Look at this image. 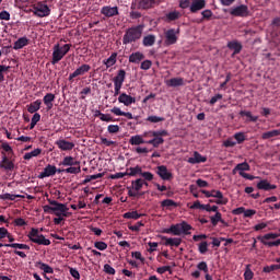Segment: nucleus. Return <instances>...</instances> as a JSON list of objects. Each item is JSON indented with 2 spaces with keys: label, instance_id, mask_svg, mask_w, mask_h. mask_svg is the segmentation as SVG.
<instances>
[{
  "label": "nucleus",
  "instance_id": "obj_1",
  "mask_svg": "<svg viewBox=\"0 0 280 280\" xmlns=\"http://www.w3.org/2000/svg\"><path fill=\"white\" fill-rule=\"evenodd\" d=\"M141 34H143L142 25H137V26L127 28L121 39L124 46L137 43L139 39H141Z\"/></svg>",
  "mask_w": 280,
  "mask_h": 280
},
{
  "label": "nucleus",
  "instance_id": "obj_2",
  "mask_svg": "<svg viewBox=\"0 0 280 280\" xmlns=\"http://www.w3.org/2000/svg\"><path fill=\"white\" fill-rule=\"evenodd\" d=\"M48 205H51L54 207H50V206H44L43 207V210H44V213H48L50 211H54L56 212V217L60 218V217H63V218H69V208H67V206L65 203H60L56 200H51V199H48Z\"/></svg>",
  "mask_w": 280,
  "mask_h": 280
},
{
  "label": "nucleus",
  "instance_id": "obj_3",
  "mask_svg": "<svg viewBox=\"0 0 280 280\" xmlns=\"http://www.w3.org/2000/svg\"><path fill=\"white\" fill-rule=\"evenodd\" d=\"M71 49V44H65L62 46L56 45L54 46V54L51 59V65H58L67 56L69 50Z\"/></svg>",
  "mask_w": 280,
  "mask_h": 280
},
{
  "label": "nucleus",
  "instance_id": "obj_4",
  "mask_svg": "<svg viewBox=\"0 0 280 280\" xmlns=\"http://www.w3.org/2000/svg\"><path fill=\"white\" fill-rule=\"evenodd\" d=\"M28 241L33 242V244L48 246L51 245V241L44 237V235L39 234V230L36 228L31 229V232L26 235Z\"/></svg>",
  "mask_w": 280,
  "mask_h": 280
},
{
  "label": "nucleus",
  "instance_id": "obj_5",
  "mask_svg": "<svg viewBox=\"0 0 280 280\" xmlns=\"http://www.w3.org/2000/svg\"><path fill=\"white\" fill-rule=\"evenodd\" d=\"M180 34V28H168L164 32V45L174 46L178 43V35Z\"/></svg>",
  "mask_w": 280,
  "mask_h": 280
},
{
  "label": "nucleus",
  "instance_id": "obj_6",
  "mask_svg": "<svg viewBox=\"0 0 280 280\" xmlns=\"http://www.w3.org/2000/svg\"><path fill=\"white\" fill-rule=\"evenodd\" d=\"M280 237V234H276V233H269V234H265L262 236H257V241H259L261 243V245L268 246V247H279L280 246V238L276 240ZM276 240L273 242H267V241H272Z\"/></svg>",
  "mask_w": 280,
  "mask_h": 280
},
{
  "label": "nucleus",
  "instance_id": "obj_7",
  "mask_svg": "<svg viewBox=\"0 0 280 280\" xmlns=\"http://www.w3.org/2000/svg\"><path fill=\"white\" fill-rule=\"evenodd\" d=\"M51 14V9H48V5L44 4V2H37L33 5V15L44 19Z\"/></svg>",
  "mask_w": 280,
  "mask_h": 280
},
{
  "label": "nucleus",
  "instance_id": "obj_8",
  "mask_svg": "<svg viewBox=\"0 0 280 280\" xmlns=\"http://www.w3.org/2000/svg\"><path fill=\"white\" fill-rule=\"evenodd\" d=\"M249 15H250V11L248 10V5H246V4L237 5V7L230 9V16H232V18L246 19Z\"/></svg>",
  "mask_w": 280,
  "mask_h": 280
},
{
  "label": "nucleus",
  "instance_id": "obj_9",
  "mask_svg": "<svg viewBox=\"0 0 280 280\" xmlns=\"http://www.w3.org/2000/svg\"><path fill=\"white\" fill-rule=\"evenodd\" d=\"M101 15L110 19L119 15V8L105 5L101 8Z\"/></svg>",
  "mask_w": 280,
  "mask_h": 280
},
{
  "label": "nucleus",
  "instance_id": "obj_10",
  "mask_svg": "<svg viewBox=\"0 0 280 280\" xmlns=\"http://www.w3.org/2000/svg\"><path fill=\"white\" fill-rule=\"evenodd\" d=\"M1 154L3 156L1 158L0 168L5 172H12L14 170V163L5 155L4 152H1Z\"/></svg>",
  "mask_w": 280,
  "mask_h": 280
},
{
  "label": "nucleus",
  "instance_id": "obj_11",
  "mask_svg": "<svg viewBox=\"0 0 280 280\" xmlns=\"http://www.w3.org/2000/svg\"><path fill=\"white\" fill-rule=\"evenodd\" d=\"M159 3H160V0H139L137 2V9L149 10V9H153Z\"/></svg>",
  "mask_w": 280,
  "mask_h": 280
},
{
  "label": "nucleus",
  "instance_id": "obj_12",
  "mask_svg": "<svg viewBox=\"0 0 280 280\" xmlns=\"http://www.w3.org/2000/svg\"><path fill=\"white\" fill-rule=\"evenodd\" d=\"M91 69L90 65L78 67L73 73L69 74V81H73L74 78L85 75V73L90 72Z\"/></svg>",
  "mask_w": 280,
  "mask_h": 280
},
{
  "label": "nucleus",
  "instance_id": "obj_13",
  "mask_svg": "<svg viewBox=\"0 0 280 280\" xmlns=\"http://www.w3.org/2000/svg\"><path fill=\"white\" fill-rule=\"evenodd\" d=\"M164 234H172L173 236L189 235L188 231H183L178 226L171 225L168 229L162 230Z\"/></svg>",
  "mask_w": 280,
  "mask_h": 280
},
{
  "label": "nucleus",
  "instance_id": "obj_14",
  "mask_svg": "<svg viewBox=\"0 0 280 280\" xmlns=\"http://www.w3.org/2000/svg\"><path fill=\"white\" fill-rule=\"evenodd\" d=\"M56 147H58V149H60V151H62V152H69L71 150H73L75 144H73V142H69L65 139H60L58 141H56Z\"/></svg>",
  "mask_w": 280,
  "mask_h": 280
},
{
  "label": "nucleus",
  "instance_id": "obj_15",
  "mask_svg": "<svg viewBox=\"0 0 280 280\" xmlns=\"http://www.w3.org/2000/svg\"><path fill=\"white\" fill-rule=\"evenodd\" d=\"M56 175V166L48 164L44 167V171L37 175L38 179H44L46 177H51Z\"/></svg>",
  "mask_w": 280,
  "mask_h": 280
},
{
  "label": "nucleus",
  "instance_id": "obj_16",
  "mask_svg": "<svg viewBox=\"0 0 280 280\" xmlns=\"http://www.w3.org/2000/svg\"><path fill=\"white\" fill-rule=\"evenodd\" d=\"M162 241H164V246L178 247L183 244V240L179 237H166L162 236Z\"/></svg>",
  "mask_w": 280,
  "mask_h": 280
},
{
  "label": "nucleus",
  "instance_id": "obj_17",
  "mask_svg": "<svg viewBox=\"0 0 280 280\" xmlns=\"http://www.w3.org/2000/svg\"><path fill=\"white\" fill-rule=\"evenodd\" d=\"M54 101H56V95L52 93H46V95H44L39 102H43L44 106H46V109L50 110L54 108Z\"/></svg>",
  "mask_w": 280,
  "mask_h": 280
},
{
  "label": "nucleus",
  "instance_id": "obj_18",
  "mask_svg": "<svg viewBox=\"0 0 280 280\" xmlns=\"http://www.w3.org/2000/svg\"><path fill=\"white\" fill-rule=\"evenodd\" d=\"M167 88H180L185 86V79L183 78H171L164 82Z\"/></svg>",
  "mask_w": 280,
  "mask_h": 280
},
{
  "label": "nucleus",
  "instance_id": "obj_19",
  "mask_svg": "<svg viewBox=\"0 0 280 280\" xmlns=\"http://www.w3.org/2000/svg\"><path fill=\"white\" fill-rule=\"evenodd\" d=\"M278 186L270 184L269 180L266 179H261L259 183H257L258 190L271 191L276 190Z\"/></svg>",
  "mask_w": 280,
  "mask_h": 280
},
{
  "label": "nucleus",
  "instance_id": "obj_20",
  "mask_svg": "<svg viewBox=\"0 0 280 280\" xmlns=\"http://www.w3.org/2000/svg\"><path fill=\"white\" fill-rule=\"evenodd\" d=\"M242 43L237 40L228 42V49L232 50V56L240 55L242 52Z\"/></svg>",
  "mask_w": 280,
  "mask_h": 280
},
{
  "label": "nucleus",
  "instance_id": "obj_21",
  "mask_svg": "<svg viewBox=\"0 0 280 280\" xmlns=\"http://www.w3.org/2000/svg\"><path fill=\"white\" fill-rule=\"evenodd\" d=\"M189 12L196 13L205 9V0H192L191 4L188 7Z\"/></svg>",
  "mask_w": 280,
  "mask_h": 280
},
{
  "label": "nucleus",
  "instance_id": "obj_22",
  "mask_svg": "<svg viewBox=\"0 0 280 280\" xmlns=\"http://www.w3.org/2000/svg\"><path fill=\"white\" fill-rule=\"evenodd\" d=\"M158 176H160L162 180H171V178L174 177L164 165L158 166Z\"/></svg>",
  "mask_w": 280,
  "mask_h": 280
},
{
  "label": "nucleus",
  "instance_id": "obj_23",
  "mask_svg": "<svg viewBox=\"0 0 280 280\" xmlns=\"http://www.w3.org/2000/svg\"><path fill=\"white\" fill-rule=\"evenodd\" d=\"M207 161H208V158H205V156L200 155V153L194 151V158H189L187 160V163H189L191 165H196V164L205 163Z\"/></svg>",
  "mask_w": 280,
  "mask_h": 280
},
{
  "label": "nucleus",
  "instance_id": "obj_24",
  "mask_svg": "<svg viewBox=\"0 0 280 280\" xmlns=\"http://www.w3.org/2000/svg\"><path fill=\"white\" fill-rule=\"evenodd\" d=\"M124 81H126V70H119L117 75L112 79V82L115 83V86H124Z\"/></svg>",
  "mask_w": 280,
  "mask_h": 280
},
{
  "label": "nucleus",
  "instance_id": "obj_25",
  "mask_svg": "<svg viewBox=\"0 0 280 280\" xmlns=\"http://www.w3.org/2000/svg\"><path fill=\"white\" fill-rule=\"evenodd\" d=\"M30 39L27 37H22L20 39H16V42L13 43L12 49L13 50H20L24 49V47L28 46Z\"/></svg>",
  "mask_w": 280,
  "mask_h": 280
},
{
  "label": "nucleus",
  "instance_id": "obj_26",
  "mask_svg": "<svg viewBox=\"0 0 280 280\" xmlns=\"http://www.w3.org/2000/svg\"><path fill=\"white\" fill-rule=\"evenodd\" d=\"M119 104H124V106L128 107L132 104H135V97L126 94V93H121V95H119Z\"/></svg>",
  "mask_w": 280,
  "mask_h": 280
},
{
  "label": "nucleus",
  "instance_id": "obj_27",
  "mask_svg": "<svg viewBox=\"0 0 280 280\" xmlns=\"http://www.w3.org/2000/svg\"><path fill=\"white\" fill-rule=\"evenodd\" d=\"M143 58H145V57H143V54H141L140 51L132 52L128 57V62H130L132 65H139V62L143 61Z\"/></svg>",
  "mask_w": 280,
  "mask_h": 280
},
{
  "label": "nucleus",
  "instance_id": "obj_28",
  "mask_svg": "<svg viewBox=\"0 0 280 280\" xmlns=\"http://www.w3.org/2000/svg\"><path fill=\"white\" fill-rule=\"evenodd\" d=\"M250 171V165L247 162L240 163L234 168H232V175H237V172L244 173Z\"/></svg>",
  "mask_w": 280,
  "mask_h": 280
},
{
  "label": "nucleus",
  "instance_id": "obj_29",
  "mask_svg": "<svg viewBox=\"0 0 280 280\" xmlns=\"http://www.w3.org/2000/svg\"><path fill=\"white\" fill-rule=\"evenodd\" d=\"M60 165L65 166V167H73V166H78L80 165V162L75 161L73 158L71 156H65L62 159V162H60Z\"/></svg>",
  "mask_w": 280,
  "mask_h": 280
},
{
  "label": "nucleus",
  "instance_id": "obj_30",
  "mask_svg": "<svg viewBox=\"0 0 280 280\" xmlns=\"http://www.w3.org/2000/svg\"><path fill=\"white\" fill-rule=\"evenodd\" d=\"M35 268L44 271V273L46 275H52L54 273V268H51V266H48L42 261H37L35 262Z\"/></svg>",
  "mask_w": 280,
  "mask_h": 280
},
{
  "label": "nucleus",
  "instance_id": "obj_31",
  "mask_svg": "<svg viewBox=\"0 0 280 280\" xmlns=\"http://www.w3.org/2000/svg\"><path fill=\"white\" fill-rule=\"evenodd\" d=\"M103 65H105V68L114 67L117 65V52H112L109 58L103 60Z\"/></svg>",
  "mask_w": 280,
  "mask_h": 280
},
{
  "label": "nucleus",
  "instance_id": "obj_32",
  "mask_svg": "<svg viewBox=\"0 0 280 280\" xmlns=\"http://www.w3.org/2000/svg\"><path fill=\"white\" fill-rule=\"evenodd\" d=\"M160 207L171 210V208H178V203L172 199H165L160 202Z\"/></svg>",
  "mask_w": 280,
  "mask_h": 280
},
{
  "label": "nucleus",
  "instance_id": "obj_33",
  "mask_svg": "<svg viewBox=\"0 0 280 280\" xmlns=\"http://www.w3.org/2000/svg\"><path fill=\"white\" fill-rule=\"evenodd\" d=\"M147 142L148 141L143 140V138H141L139 135L130 137V140L128 141L130 145H142Z\"/></svg>",
  "mask_w": 280,
  "mask_h": 280
},
{
  "label": "nucleus",
  "instance_id": "obj_34",
  "mask_svg": "<svg viewBox=\"0 0 280 280\" xmlns=\"http://www.w3.org/2000/svg\"><path fill=\"white\" fill-rule=\"evenodd\" d=\"M131 185H132L131 190H135V192H138L139 190H141V188H143V185H147V182H144L141 178H137L132 180Z\"/></svg>",
  "mask_w": 280,
  "mask_h": 280
},
{
  "label": "nucleus",
  "instance_id": "obj_35",
  "mask_svg": "<svg viewBox=\"0 0 280 280\" xmlns=\"http://www.w3.org/2000/svg\"><path fill=\"white\" fill-rule=\"evenodd\" d=\"M201 194H203L206 198H223V194L220 190H201Z\"/></svg>",
  "mask_w": 280,
  "mask_h": 280
},
{
  "label": "nucleus",
  "instance_id": "obj_36",
  "mask_svg": "<svg viewBox=\"0 0 280 280\" xmlns=\"http://www.w3.org/2000/svg\"><path fill=\"white\" fill-rule=\"evenodd\" d=\"M279 136H280V129H273L271 131L261 133V140H269V139H272V138L279 137Z\"/></svg>",
  "mask_w": 280,
  "mask_h": 280
},
{
  "label": "nucleus",
  "instance_id": "obj_37",
  "mask_svg": "<svg viewBox=\"0 0 280 280\" xmlns=\"http://www.w3.org/2000/svg\"><path fill=\"white\" fill-rule=\"evenodd\" d=\"M5 247L20 250H31V247L27 244L20 243L5 244Z\"/></svg>",
  "mask_w": 280,
  "mask_h": 280
},
{
  "label": "nucleus",
  "instance_id": "obj_38",
  "mask_svg": "<svg viewBox=\"0 0 280 280\" xmlns=\"http://www.w3.org/2000/svg\"><path fill=\"white\" fill-rule=\"evenodd\" d=\"M165 18H166V22L178 21V19H180V12L171 11V12L166 13Z\"/></svg>",
  "mask_w": 280,
  "mask_h": 280
},
{
  "label": "nucleus",
  "instance_id": "obj_39",
  "mask_svg": "<svg viewBox=\"0 0 280 280\" xmlns=\"http://www.w3.org/2000/svg\"><path fill=\"white\" fill-rule=\"evenodd\" d=\"M40 106H42V101L37 100V101L31 103V105H28L27 110L30 114H35L39 110Z\"/></svg>",
  "mask_w": 280,
  "mask_h": 280
},
{
  "label": "nucleus",
  "instance_id": "obj_40",
  "mask_svg": "<svg viewBox=\"0 0 280 280\" xmlns=\"http://www.w3.org/2000/svg\"><path fill=\"white\" fill-rule=\"evenodd\" d=\"M124 174H127V175L130 176V177H136V176H138V175L143 174V172L141 171V167H140V166H135V167L128 168V172H127V173H124Z\"/></svg>",
  "mask_w": 280,
  "mask_h": 280
},
{
  "label": "nucleus",
  "instance_id": "obj_41",
  "mask_svg": "<svg viewBox=\"0 0 280 280\" xmlns=\"http://www.w3.org/2000/svg\"><path fill=\"white\" fill-rule=\"evenodd\" d=\"M142 45H144V47H152L153 45H155V36L154 35L144 36V39H142Z\"/></svg>",
  "mask_w": 280,
  "mask_h": 280
},
{
  "label": "nucleus",
  "instance_id": "obj_42",
  "mask_svg": "<svg viewBox=\"0 0 280 280\" xmlns=\"http://www.w3.org/2000/svg\"><path fill=\"white\" fill-rule=\"evenodd\" d=\"M143 214L137 213V211L126 212L124 213V219L126 220H139V218H142Z\"/></svg>",
  "mask_w": 280,
  "mask_h": 280
},
{
  "label": "nucleus",
  "instance_id": "obj_43",
  "mask_svg": "<svg viewBox=\"0 0 280 280\" xmlns=\"http://www.w3.org/2000/svg\"><path fill=\"white\" fill-rule=\"evenodd\" d=\"M39 154H42V149H35L24 154V160L30 161L31 159L37 158Z\"/></svg>",
  "mask_w": 280,
  "mask_h": 280
},
{
  "label": "nucleus",
  "instance_id": "obj_44",
  "mask_svg": "<svg viewBox=\"0 0 280 280\" xmlns=\"http://www.w3.org/2000/svg\"><path fill=\"white\" fill-rule=\"evenodd\" d=\"M240 116L248 118V119H246V121H248V122L257 121V116H253L250 114V112L242 110V112H240Z\"/></svg>",
  "mask_w": 280,
  "mask_h": 280
},
{
  "label": "nucleus",
  "instance_id": "obj_45",
  "mask_svg": "<svg viewBox=\"0 0 280 280\" xmlns=\"http://www.w3.org/2000/svg\"><path fill=\"white\" fill-rule=\"evenodd\" d=\"M171 226L178 228V229L183 230V232L191 231V225H189L187 222H180V223H176V224H171Z\"/></svg>",
  "mask_w": 280,
  "mask_h": 280
},
{
  "label": "nucleus",
  "instance_id": "obj_46",
  "mask_svg": "<svg viewBox=\"0 0 280 280\" xmlns=\"http://www.w3.org/2000/svg\"><path fill=\"white\" fill-rule=\"evenodd\" d=\"M210 222L212 226H217L219 223H223V219H221V212L214 213V215L210 217Z\"/></svg>",
  "mask_w": 280,
  "mask_h": 280
},
{
  "label": "nucleus",
  "instance_id": "obj_47",
  "mask_svg": "<svg viewBox=\"0 0 280 280\" xmlns=\"http://www.w3.org/2000/svg\"><path fill=\"white\" fill-rule=\"evenodd\" d=\"M163 143H164L163 138H153V139L145 142V144H151V145H153V148H158Z\"/></svg>",
  "mask_w": 280,
  "mask_h": 280
},
{
  "label": "nucleus",
  "instance_id": "obj_48",
  "mask_svg": "<svg viewBox=\"0 0 280 280\" xmlns=\"http://www.w3.org/2000/svg\"><path fill=\"white\" fill-rule=\"evenodd\" d=\"M16 198H23V196L22 195H12V194L0 195L1 200L14 201V199H16Z\"/></svg>",
  "mask_w": 280,
  "mask_h": 280
},
{
  "label": "nucleus",
  "instance_id": "obj_49",
  "mask_svg": "<svg viewBox=\"0 0 280 280\" xmlns=\"http://www.w3.org/2000/svg\"><path fill=\"white\" fill-rule=\"evenodd\" d=\"M198 253H200V255H205L208 253V242H200L198 244Z\"/></svg>",
  "mask_w": 280,
  "mask_h": 280
},
{
  "label": "nucleus",
  "instance_id": "obj_50",
  "mask_svg": "<svg viewBox=\"0 0 280 280\" xmlns=\"http://www.w3.org/2000/svg\"><path fill=\"white\" fill-rule=\"evenodd\" d=\"M147 121H149L151 124H159V122L164 121V117L149 116V117H147Z\"/></svg>",
  "mask_w": 280,
  "mask_h": 280
},
{
  "label": "nucleus",
  "instance_id": "obj_51",
  "mask_svg": "<svg viewBox=\"0 0 280 280\" xmlns=\"http://www.w3.org/2000/svg\"><path fill=\"white\" fill-rule=\"evenodd\" d=\"M234 140H236L237 143L242 144L244 143V141H246V136L244 135V132L234 133Z\"/></svg>",
  "mask_w": 280,
  "mask_h": 280
},
{
  "label": "nucleus",
  "instance_id": "obj_52",
  "mask_svg": "<svg viewBox=\"0 0 280 280\" xmlns=\"http://www.w3.org/2000/svg\"><path fill=\"white\" fill-rule=\"evenodd\" d=\"M103 272L109 275V276H115L116 270L113 268V266L109 265H103Z\"/></svg>",
  "mask_w": 280,
  "mask_h": 280
},
{
  "label": "nucleus",
  "instance_id": "obj_53",
  "mask_svg": "<svg viewBox=\"0 0 280 280\" xmlns=\"http://www.w3.org/2000/svg\"><path fill=\"white\" fill-rule=\"evenodd\" d=\"M137 176L142 177V180H144V182H152L153 180V173H150V172H144V173L139 174Z\"/></svg>",
  "mask_w": 280,
  "mask_h": 280
},
{
  "label": "nucleus",
  "instance_id": "obj_54",
  "mask_svg": "<svg viewBox=\"0 0 280 280\" xmlns=\"http://www.w3.org/2000/svg\"><path fill=\"white\" fill-rule=\"evenodd\" d=\"M8 70H10V67L0 65V83L5 81L4 73L8 72Z\"/></svg>",
  "mask_w": 280,
  "mask_h": 280
},
{
  "label": "nucleus",
  "instance_id": "obj_55",
  "mask_svg": "<svg viewBox=\"0 0 280 280\" xmlns=\"http://www.w3.org/2000/svg\"><path fill=\"white\" fill-rule=\"evenodd\" d=\"M197 210H203V211H208V212H214V213H219V207L217 206H207V207H201L198 208Z\"/></svg>",
  "mask_w": 280,
  "mask_h": 280
},
{
  "label": "nucleus",
  "instance_id": "obj_56",
  "mask_svg": "<svg viewBox=\"0 0 280 280\" xmlns=\"http://www.w3.org/2000/svg\"><path fill=\"white\" fill-rule=\"evenodd\" d=\"M280 270V267L278 266H265V268L261 269V272L265 273H271L273 271Z\"/></svg>",
  "mask_w": 280,
  "mask_h": 280
},
{
  "label": "nucleus",
  "instance_id": "obj_57",
  "mask_svg": "<svg viewBox=\"0 0 280 280\" xmlns=\"http://www.w3.org/2000/svg\"><path fill=\"white\" fill-rule=\"evenodd\" d=\"M168 132L166 130H160V131H153L152 137H155V139H162L161 137H167Z\"/></svg>",
  "mask_w": 280,
  "mask_h": 280
},
{
  "label": "nucleus",
  "instance_id": "obj_58",
  "mask_svg": "<svg viewBox=\"0 0 280 280\" xmlns=\"http://www.w3.org/2000/svg\"><path fill=\"white\" fill-rule=\"evenodd\" d=\"M118 132H119V126H117V125H109V126H107V133L116 135Z\"/></svg>",
  "mask_w": 280,
  "mask_h": 280
},
{
  "label": "nucleus",
  "instance_id": "obj_59",
  "mask_svg": "<svg viewBox=\"0 0 280 280\" xmlns=\"http://www.w3.org/2000/svg\"><path fill=\"white\" fill-rule=\"evenodd\" d=\"M65 173L73 174V175L80 174V166H75V167L71 166V167L65 168Z\"/></svg>",
  "mask_w": 280,
  "mask_h": 280
},
{
  "label": "nucleus",
  "instance_id": "obj_60",
  "mask_svg": "<svg viewBox=\"0 0 280 280\" xmlns=\"http://www.w3.org/2000/svg\"><path fill=\"white\" fill-rule=\"evenodd\" d=\"M210 202L217 203L219 206H225L228 205V198L221 197V198H217V200H210Z\"/></svg>",
  "mask_w": 280,
  "mask_h": 280
},
{
  "label": "nucleus",
  "instance_id": "obj_61",
  "mask_svg": "<svg viewBox=\"0 0 280 280\" xmlns=\"http://www.w3.org/2000/svg\"><path fill=\"white\" fill-rule=\"evenodd\" d=\"M94 248L103 252V250L107 249V244L105 242H96V243H94Z\"/></svg>",
  "mask_w": 280,
  "mask_h": 280
},
{
  "label": "nucleus",
  "instance_id": "obj_62",
  "mask_svg": "<svg viewBox=\"0 0 280 280\" xmlns=\"http://www.w3.org/2000/svg\"><path fill=\"white\" fill-rule=\"evenodd\" d=\"M151 66H152L151 60H144L142 61V65L139 66V69L147 71L151 69Z\"/></svg>",
  "mask_w": 280,
  "mask_h": 280
},
{
  "label": "nucleus",
  "instance_id": "obj_63",
  "mask_svg": "<svg viewBox=\"0 0 280 280\" xmlns=\"http://www.w3.org/2000/svg\"><path fill=\"white\" fill-rule=\"evenodd\" d=\"M156 272L160 275H164L165 272L171 273V266H162L156 269Z\"/></svg>",
  "mask_w": 280,
  "mask_h": 280
},
{
  "label": "nucleus",
  "instance_id": "obj_64",
  "mask_svg": "<svg viewBox=\"0 0 280 280\" xmlns=\"http://www.w3.org/2000/svg\"><path fill=\"white\" fill-rule=\"evenodd\" d=\"M69 275H71V278L74 280H80V273L74 268H69Z\"/></svg>",
  "mask_w": 280,
  "mask_h": 280
}]
</instances>
